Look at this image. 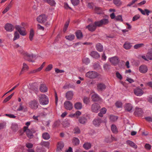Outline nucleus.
I'll return each mask as SVG.
<instances>
[{"mask_svg": "<svg viewBox=\"0 0 152 152\" xmlns=\"http://www.w3.org/2000/svg\"><path fill=\"white\" fill-rule=\"evenodd\" d=\"M39 100L40 104L44 105L48 103V98L44 94L40 95L39 96Z\"/></svg>", "mask_w": 152, "mask_h": 152, "instance_id": "nucleus-1", "label": "nucleus"}, {"mask_svg": "<svg viewBox=\"0 0 152 152\" xmlns=\"http://www.w3.org/2000/svg\"><path fill=\"white\" fill-rule=\"evenodd\" d=\"M99 74L95 71H89L87 72L86 74V77L91 79L95 78L98 77Z\"/></svg>", "mask_w": 152, "mask_h": 152, "instance_id": "nucleus-2", "label": "nucleus"}, {"mask_svg": "<svg viewBox=\"0 0 152 152\" xmlns=\"http://www.w3.org/2000/svg\"><path fill=\"white\" fill-rule=\"evenodd\" d=\"M109 23V20L108 19L104 18L101 20L95 22V23L98 27H100L102 25H105L108 24Z\"/></svg>", "mask_w": 152, "mask_h": 152, "instance_id": "nucleus-3", "label": "nucleus"}, {"mask_svg": "<svg viewBox=\"0 0 152 152\" xmlns=\"http://www.w3.org/2000/svg\"><path fill=\"white\" fill-rule=\"evenodd\" d=\"M37 20L39 23H44L47 20V17L45 14H42L37 18Z\"/></svg>", "mask_w": 152, "mask_h": 152, "instance_id": "nucleus-4", "label": "nucleus"}, {"mask_svg": "<svg viewBox=\"0 0 152 152\" xmlns=\"http://www.w3.org/2000/svg\"><path fill=\"white\" fill-rule=\"evenodd\" d=\"M39 104L37 101L34 100L30 101L29 103V106L31 109H37L38 106Z\"/></svg>", "mask_w": 152, "mask_h": 152, "instance_id": "nucleus-5", "label": "nucleus"}, {"mask_svg": "<svg viewBox=\"0 0 152 152\" xmlns=\"http://www.w3.org/2000/svg\"><path fill=\"white\" fill-rule=\"evenodd\" d=\"M106 87V85L103 83H99L97 84V90L98 92H102L105 90Z\"/></svg>", "mask_w": 152, "mask_h": 152, "instance_id": "nucleus-6", "label": "nucleus"}, {"mask_svg": "<svg viewBox=\"0 0 152 152\" xmlns=\"http://www.w3.org/2000/svg\"><path fill=\"white\" fill-rule=\"evenodd\" d=\"M16 29L20 33V35L23 36H25L26 33V32L24 28L21 27L20 26H16Z\"/></svg>", "mask_w": 152, "mask_h": 152, "instance_id": "nucleus-7", "label": "nucleus"}, {"mask_svg": "<svg viewBox=\"0 0 152 152\" xmlns=\"http://www.w3.org/2000/svg\"><path fill=\"white\" fill-rule=\"evenodd\" d=\"M100 108L99 105L96 103L92 104L91 107V110L93 112L97 113Z\"/></svg>", "mask_w": 152, "mask_h": 152, "instance_id": "nucleus-8", "label": "nucleus"}, {"mask_svg": "<svg viewBox=\"0 0 152 152\" xmlns=\"http://www.w3.org/2000/svg\"><path fill=\"white\" fill-rule=\"evenodd\" d=\"M102 122L101 119L99 118H97L94 119L93 121L94 125L96 127H98L99 126L101 123Z\"/></svg>", "mask_w": 152, "mask_h": 152, "instance_id": "nucleus-9", "label": "nucleus"}, {"mask_svg": "<svg viewBox=\"0 0 152 152\" xmlns=\"http://www.w3.org/2000/svg\"><path fill=\"white\" fill-rule=\"evenodd\" d=\"M64 107L65 108L69 110H70L73 108L72 104L69 101H66L64 103Z\"/></svg>", "mask_w": 152, "mask_h": 152, "instance_id": "nucleus-10", "label": "nucleus"}, {"mask_svg": "<svg viewBox=\"0 0 152 152\" xmlns=\"http://www.w3.org/2000/svg\"><path fill=\"white\" fill-rule=\"evenodd\" d=\"M97 26H98L95 23V22L94 23L90 24L88 25L87 26L86 28H88L89 31H93L96 29Z\"/></svg>", "mask_w": 152, "mask_h": 152, "instance_id": "nucleus-11", "label": "nucleus"}, {"mask_svg": "<svg viewBox=\"0 0 152 152\" xmlns=\"http://www.w3.org/2000/svg\"><path fill=\"white\" fill-rule=\"evenodd\" d=\"M134 93L137 96H140L143 94V91L139 88H137L134 90Z\"/></svg>", "mask_w": 152, "mask_h": 152, "instance_id": "nucleus-12", "label": "nucleus"}, {"mask_svg": "<svg viewBox=\"0 0 152 152\" xmlns=\"http://www.w3.org/2000/svg\"><path fill=\"white\" fill-rule=\"evenodd\" d=\"M148 69L146 66L142 65L140 66L139 67V71L142 73H146L148 71Z\"/></svg>", "mask_w": 152, "mask_h": 152, "instance_id": "nucleus-13", "label": "nucleus"}, {"mask_svg": "<svg viewBox=\"0 0 152 152\" xmlns=\"http://www.w3.org/2000/svg\"><path fill=\"white\" fill-rule=\"evenodd\" d=\"M24 55L25 57V59L28 60V61L33 62L34 61H32V59L33 57L32 54H29L27 52L24 53Z\"/></svg>", "mask_w": 152, "mask_h": 152, "instance_id": "nucleus-14", "label": "nucleus"}, {"mask_svg": "<svg viewBox=\"0 0 152 152\" xmlns=\"http://www.w3.org/2000/svg\"><path fill=\"white\" fill-rule=\"evenodd\" d=\"M92 100L94 102H97L100 101L101 99V98L98 94L96 93H94L92 94L91 97Z\"/></svg>", "mask_w": 152, "mask_h": 152, "instance_id": "nucleus-15", "label": "nucleus"}, {"mask_svg": "<svg viewBox=\"0 0 152 152\" xmlns=\"http://www.w3.org/2000/svg\"><path fill=\"white\" fill-rule=\"evenodd\" d=\"M109 59L110 61L113 64H117L119 62L118 58L116 56H114L109 58Z\"/></svg>", "mask_w": 152, "mask_h": 152, "instance_id": "nucleus-16", "label": "nucleus"}, {"mask_svg": "<svg viewBox=\"0 0 152 152\" xmlns=\"http://www.w3.org/2000/svg\"><path fill=\"white\" fill-rule=\"evenodd\" d=\"M74 95V93L72 91H69L66 94V97L67 99L70 100L72 99Z\"/></svg>", "mask_w": 152, "mask_h": 152, "instance_id": "nucleus-17", "label": "nucleus"}, {"mask_svg": "<svg viewBox=\"0 0 152 152\" xmlns=\"http://www.w3.org/2000/svg\"><path fill=\"white\" fill-rule=\"evenodd\" d=\"M5 28L6 31L10 32L12 31L14 29L13 26L9 23L5 25Z\"/></svg>", "mask_w": 152, "mask_h": 152, "instance_id": "nucleus-18", "label": "nucleus"}, {"mask_svg": "<svg viewBox=\"0 0 152 152\" xmlns=\"http://www.w3.org/2000/svg\"><path fill=\"white\" fill-rule=\"evenodd\" d=\"M135 115L136 116H140L143 114V111L140 108H136L134 112Z\"/></svg>", "mask_w": 152, "mask_h": 152, "instance_id": "nucleus-19", "label": "nucleus"}, {"mask_svg": "<svg viewBox=\"0 0 152 152\" xmlns=\"http://www.w3.org/2000/svg\"><path fill=\"white\" fill-rule=\"evenodd\" d=\"M138 10L143 15H148L149 13H151V12L149 10L147 9H145V10H143L141 8H138Z\"/></svg>", "mask_w": 152, "mask_h": 152, "instance_id": "nucleus-20", "label": "nucleus"}, {"mask_svg": "<svg viewBox=\"0 0 152 152\" xmlns=\"http://www.w3.org/2000/svg\"><path fill=\"white\" fill-rule=\"evenodd\" d=\"M90 55L92 57L95 58H99L100 56L99 53L95 51H92Z\"/></svg>", "mask_w": 152, "mask_h": 152, "instance_id": "nucleus-21", "label": "nucleus"}, {"mask_svg": "<svg viewBox=\"0 0 152 152\" xmlns=\"http://www.w3.org/2000/svg\"><path fill=\"white\" fill-rule=\"evenodd\" d=\"M78 121L81 124H84L87 121V119L84 116H82L79 118Z\"/></svg>", "mask_w": 152, "mask_h": 152, "instance_id": "nucleus-22", "label": "nucleus"}, {"mask_svg": "<svg viewBox=\"0 0 152 152\" xmlns=\"http://www.w3.org/2000/svg\"><path fill=\"white\" fill-rule=\"evenodd\" d=\"M126 143L127 144L129 145L131 147L134 148L136 149L137 148V146L133 142L128 140L126 141Z\"/></svg>", "mask_w": 152, "mask_h": 152, "instance_id": "nucleus-23", "label": "nucleus"}, {"mask_svg": "<svg viewBox=\"0 0 152 152\" xmlns=\"http://www.w3.org/2000/svg\"><path fill=\"white\" fill-rule=\"evenodd\" d=\"M40 90L42 92H45L47 91V88L45 85L41 84L40 86Z\"/></svg>", "mask_w": 152, "mask_h": 152, "instance_id": "nucleus-24", "label": "nucleus"}, {"mask_svg": "<svg viewBox=\"0 0 152 152\" xmlns=\"http://www.w3.org/2000/svg\"><path fill=\"white\" fill-rule=\"evenodd\" d=\"M125 109L128 111H130L132 108V106L130 103H126L125 105Z\"/></svg>", "mask_w": 152, "mask_h": 152, "instance_id": "nucleus-25", "label": "nucleus"}, {"mask_svg": "<svg viewBox=\"0 0 152 152\" xmlns=\"http://www.w3.org/2000/svg\"><path fill=\"white\" fill-rule=\"evenodd\" d=\"M131 43L128 42H126L123 45L124 48L126 50L130 49L132 47Z\"/></svg>", "mask_w": 152, "mask_h": 152, "instance_id": "nucleus-26", "label": "nucleus"}, {"mask_svg": "<svg viewBox=\"0 0 152 152\" xmlns=\"http://www.w3.org/2000/svg\"><path fill=\"white\" fill-rule=\"evenodd\" d=\"M74 107L77 110H80L82 109V104L80 102H76L74 104Z\"/></svg>", "mask_w": 152, "mask_h": 152, "instance_id": "nucleus-27", "label": "nucleus"}, {"mask_svg": "<svg viewBox=\"0 0 152 152\" xmlns=\"http://www.w3.org/2000/svg\"><path fill=\"white\" fill-rule=\"evenodd\" d=\"M11 128L12 130L15 132H16L18 129V125L16 123H12Z\"/></svg>", "mask_w": 152, "mask_h": 152, "instance_id": "nucleus-28", "label": "nucleus"}, {"mask_svg": "<svg viewBox=\"0 0 152 152\" xmlns=\"http://www.w3.org/2000/svg\"><path fill=\"white\" fill-rule=\"evenodd\" d=\"M64 146V144L62 142H58V144L57 151H58L61 150Z\"/></svg>", "mask_w": 152, "mask_h": 152, "instance_id": "nucleus-29", "label": "nucleus"}, {"mask_svg": "<svg viewBox=\"0 0 152 152\" xmlns=\"http://www.w3.org/2000/svg\"><path fill=\"white\" fill-rule=\"evenodd\" d=\"M72 142L74 145L77 146L79 144V140L77 138L74 137L72 140Z\"/></svg>", "mask_w": 152, "mask_h": 152, "instance_id": "nucleus-30", "label": "nucleus"}, {"mask_svg": "<svg viewBox=\"0 0 152 152\" xmlns=\"http://www.w3.org/2000/svg\"><path fill=\"white\" fill-rule=\"evenodd\" d=\"M65 37L66 39L70 41H72L74 39L75 36L74 34H70L66 36Z\"/></svg>", "mask_w": 152, "mask_h": 152, "instance_id": "nucleus-31", "label": "nucleus"}, {"mask_svg": "<svg viewBox=\"0 0 152 152\" xmlns=\"http://www.w3.org/2000/svg\"><path fill=\"white\" fill-rule=\"evenodd\" d=\"M77 39H80L83 37L81 31L79 30L77 31L75 33Z\"/></svg>", "mask_w": 152, "mask_h": 152, "instance_id": "nucleus-32", "label": "nucleus"}, {"mask_svg": "<svg viewBox=\"0 0 152 152\" xmlns=\"http://www.w3.org/2000/svg\"><path fill=\"white\" fill-rule=\"evenodd\" d=\"M96 50L99 52H102L103 50V47L100 43H98L96 45Z\"/></svg>", "mask_w": 152, "mask_h": 152, "instance_id": "nucleus-33", "label": "nucleus"}, {"mask_svg": "<svg viewBox=\"0 0 152 152\" xmlns=\"http://www.w3.org/2000/svg\"><path fill=\"white\" fill-rule=\"evenodd\" d=\"M42 137L45 140H48L49 139L50 137L49 134L47 132L43 133L42 134Z\"/></svg>", "mask_w": 152, "mask_h": 152, "instance_id": "nucleus-34", "label": "nucleus"}, {"mask_svg": "<svg viewBox=\"0 0 152 152\" xmlns=\"http://www.w3.org/2000/svg\"><path fill=\"white\" fill-rule=\"evenodd\" d=\"M91 147V145L90 143L88 142L85 143L83 145V147L86 150H88Z\"/></svg>", "mask_w": 152, "mask_h": 152, "instance_id": "nucleus-35", "label": "nucleus"}, {"mask_svg": "<svg viewBox=\"0 0 152 152\" xmlns=\"http://www.w3.org/2000/svg\"><path fill=\"white\" fill-rule=\"evenodd\" d=\"M26 132L27 136L29 138H31L33 136L32 132L29 129H27L24 132Z\"/></svg>", "mask_w": 152, "mask_h": 152, "instance_id": "nucleus-36", "label": "nucleus"}, {"mask_svg": "<svg viewBox=\"0 0 152 152\" xmlns=\"http://www.w3.org/2000/svg\"><path fill=\"white\" fill-rule=\"evenodd\" d=\"M114 4L117 6H120L122 4V2L121 0H113Z\"/></svg>", "mask_w": 152, "mask_h": 152, "instance_id": "nucleus-37", "label": "nucleus"}, {"mask_svg": "<svg viewBox=\"0 0 152 152\" xmlns=\"http://www.w3.org/2000/svg\"><path fill=\"white\" fill-rule=\"evenodd\" d=\"M34 31L33 29H31L30 31L29 38L30 40H33V38L34 35Z\"/></svg>", "mask_w": 152, "mask_h": 152, "instance_id": "nucleus-38", "label": "nucleus"}, {"mask_svg": "<svg viewBox=\"0 0 152 152\" xmlns=\"http://www.w3.org/2000/svg\"><path fill=\"white\" fill-rule=\"evenodd\" d=\"M115 20L117 21L120 22H123V20L122 18V16L121 15H118L116 16Z\"/></svg>", "mask_w": 152, "mask_h": 152, "instance_id": "nucleus-39", "label": "nucleus"}, {"mask_svg": "<svg viewBox=\"0 0 152 152\" xmlns=\"http://www.w3.org/2000/svg\"><path fill=\"white\" fill-rule=\"evenodd\" d=\"M111 129L112 132L114 133H116L118 132L117 127L114 125H111Z\"/></svg>", "mask_w": 152, "mask_h": 152, "instance_id": "nucleus-40", "label": "nucleus"}, {"mask_svg": "<svg viewBox=\"0 0 152 152\" xmlns=\"http://www.w3.org/2000/svg\"><path fill=\"white\" fill-rule=\"evenodd\" d=\"M40 145L45 147H48L50 145L48 142L42 141L40 143Z\"/></svg>", "mask_w": 152, "mask_h": 152, "instance_id": "nucleus-41", "label": "nucleus"}, {"mask_svg": "<svg viewBox=\"0 0 152 152\" xmlns=\"http://www.w3.org/2000/svg\"><path fill=\"white\" fill-rule=\"evenodd\" d=\"M110 119L111 121H115L118 119V117L117 116L111 115L110 116Z\"/></svg>", "mask_w": 152, "mask_h": 152, "instance_id": "nucleus-42", "label": "nucleus"}, {"mask_svg": "<svg viewBox=\"0 0 152 152\" xmlns=\"http://www.w3.org/2000/svg\"><path fill=\"white\" fill-rule=\"evenodd\" d=\"M69 20H68L66 21L64 25V27L63 28V31L64 32H65L67 28L69 26Z\"/></svg>", "mask_w": 152, "mask_h": 152, "instance_id": "nucleus-43", "label": "nucleus"}, {"mask_svg": "<svg viewBox=\"0 0 152 152\" xmlns=\"http://www.w3.org/2000/svg\"><path fill=\"white\" fill-rule=\"evenodd\" d=\"M144 46V45L143 43L138 44L135 45L134 48L135 49H138Z\"/></svg>", "mask_w": 152, "mask_h": 152, "instance_id": "nucleus-44", "label": "nucleus"}, {"mask_svg": "<svg viewBox=\"0 0 152 152\" xmlns=\"http://www.w3.org/2000/svg\"><path fill=\"white\" fill-rule=\"evenodd\" d=\"M146 57L150 60H152V51H149L146 55Z\"/></svg>", "mask_w": 152, "mask_h": 152, "instance_id": "nucleus-45", "label": "nucleus"}, {"mask_svg": "<svg viewBox=\"0 0 152 152\" xmlns=\"http://www.w3.org/2000/svg\"><path fill=\"white\" fill-rule=\"evenodd\" d=\"M14 37L13 38V40L15 41L19 38L20 35L17 31H15L14 33Z\"/></svg>", "mask_w": 152, "mask_h": 152, "instance_id": "nucleus-46", "label": "nucleus"}, {"mask_svg": "<svg viewBox=\"0 0 152 152\" xmlns=\"http://www.w3.org/2000/svg\"><path fill=\"white\" fill-rule=\"evenodd\" d=\"M74 133L75 134H79L80 133V131L79 128L77 127H75L74 129Z\"/></svg>", "mask_w": 152, "mask_h": 152, "instance_id": "nucleus-47", "label": "nucleus"}, {"mask_svg": "<svg viewBox=\"0 0 152 152\" xmlns=\"http://www.w3.org/2000/svg\"><path fill=\"white\" fill-rule=\"evenodd\" d=\"M94 9L96 12L97 14H100L102 12V10L100 7H96Z\"/></svg>", "mask_w": 152, "mask_h": 152, "instance_id": "nucleus-48", "label": "nucleus"}, {"mask_svg": "<svg viewBox=\"0 0 152 152\" xmlns=\"http://www.w3.org/2000/svg\"><path fill=\"white\" fill-rule=\"evenodd\" d=\"M72 4L73 5L76 6L80 2L79 0H71Z\"/></svg>", "mask_w": 152, "mask_h": 152, "instance_id": "nucleus-49", "label": "nucleus"}, {"mask_svg": "<svg viewBox=\"0 0 152 152\" xmlns=\"http://www.w3.org/2000/svg\"><path fill=\"white\" fill-rule=\"evenodd\" d=\"M83 61L84 63L87 65L90 62V60L88 58H86L83 59Z\"/></svg>", "mask_w": 152, "mask_h": 152, "instance_id": "nucleus-50", "label": "nucleus"}, {"mask_svg": "<svg viewBox=\"0 0 152 152\" xmlns=\"http://www.w3.org/2000/svg\"><path fill=\"white\" fill-rule=\"evenodd\" d=\"M83 102L86 104H88L90 102L89 98L87 97H84L83 99Z\"/></svg>", "mask_w": 152, "mask_h": 152, "instance_id": "nucleus-51", "label": "nucleus"}, {"mask_svg": "<svg viewBox=\"0 0 152 152\" xmlns=\"http://www.w3.org/2000/svg\"><path fill=\"white\" fill-rule=\"evenodd\" d=\"M47 3L52 6H54L56 4L55 1L53 0H48Z\"/></svg>", "mask_w": 152, "mask_h": 152, "instance_id": "nucleus-52", "label": "nucleus"}, {"mask_svg": "<svg viewBox=\"0 0 152 152\" xmlns=\"http://www.w3.org/2000/svg\"><path fill=\"white\" fill-rule=\"evenodd\" d=\"M30 123L29 122H27L25 124L26 125V126H25L23 127V131L25 132V130L28 129V126L30 125Z\"/></svg>", "mask_w": 152, "mask_h": 152, "instance_id": "nucleus-53", "label": "nucleus"}, {"mask_svg": "<svg viewBox=\"0 0 152 152\" xmlns=\"http://www.w3.org/2000/svg\"><path fill=\"white\" fill-rule=\"evenodd\" d=\"M24 108L22 104L21 103L20 104V106L17 109V110L18 111H22L24 110Z\"/></svg>", "mask_w": 152, "mask_h": 152, "instance_id": "nucleus-54", "label": "nucleus"}, {"mask_svg": "<svg viewBox=\"0 0 152 152\" xmlns=\"http://www.w3.org/2000/svg\"><path fill=\"white\" fill-rule=\"evenodd\" d=\"M53 68V65L51 64L49 65L45 69V71H48L50 70Z\"/></svg>", "mask_w": 152, "mask_h": 152, "instance_id": "nucleus-55", "label": "nucleus"}, {"mask_svg": "<svg viewBox=\"0 0 152 152\" xmlns=\"http://www.w3.org/2000/svg\"><path fill=\"white\" fill-rule=\"evenodd\" d=\"M28 68V66L25 63H24L23 64V66L22 68V70H24V71L26 70H27Z\"/></svg>", "mask_w": 152, "mask_h": 152, "instance_id": "nucleus-56", "label": "nucleus"}, {"mask_svg": "<svg viewBox=\"0 0 152 152\" xmlns=\"http://www.w3.org/2000/svg\"><path fill=\"white\" fill-rule=\"evenodd\" d=\"M140 18V16L139 15H135L132 18V21H135L139 19Z\"/></svg>", "mask_w": 152, "mask_h": 152, "instance_id": "nucleus-57", "label": "nucleus"}, {"mask_svg": "<svg viewBox=\"0 0 152 152\" xmlns=\"http://www.w3.org/2000/svg\"><path fill=\"white\" fill-rule=\"evenodd\" d=\"M145 148L148 150H150L151 148V145L149 144L146 143L145 145Z\"/></svg>", "mask_w": 152, "mask_h": 152, "instance_id": "nucleus-58", "label": "nucleus"}, {"mask_svg": "<svg viewBox=\"0 0 152 152\" xmlns=\"http://www.w3.org/2000/svg\"><path fill=\"white\" fill-rule=\"evenodd\" d=\"M103 68L104 70H107L109 69L110 66L109 64H104Z\"/></svg>", "mask_w": 152, "mask_h": 152, "instance_id": "nucleus-59", "label": "nucleus"}, {"mask_svg": "<svg viewBox=\"0 0 152 152\" xmlns=\"http://www.w3.org/2000/svg\"><path fill=\"white\" fill-rule=\"evenodd\" d=\"M59 126V123L58 121H56L54 123L53 125V128H55L58 127Z\"/></svg>", "mask_w": 152, "mask_h": 152, "instance_id": "nucleus-60", "label": "nucleus"}, {"mask_svg": "<svg viewBox=\"0 0 152 152\" xmlns=\"http://www.w3.org/2000/svg\"><path fill=\"white\" fill-rule=\"evenodd\" d=\"M122 103L120 102H117L115 103L116 106L120 108L122 107Z\"/></svg>", "mask_w": 152, "mask_h": 152, "instance_id": "nucleus-61", "label": "nucleus"}, {"mask_svg": "<svg viewBox=\"0 0 152 152\" xmlns=\"http://www.w3.org/2000/svg\"><path fill=\"white\" fill-rule=\"evenodd\" d=\"M145 119L148 122H152V117H146L145 118Z\"/></svg>", "mask_w": 152, "mask_h": 152, "instance_id": "nucleus-62", "label": "nucleus"}, {"mask_svg": "<svg viewBox=\"0 0 152 152\" xmlns=\"http://www.w3.org/2000/svg\"><path fill=\"white\" fill-rule=\"evenodd\" d=\"M75 114L76 116V118H78V117L81 115V113L79 111H77L75 113Z\"/></svg>", "mask_w": 152, "mask_h": 152, "instance_id": "nucleus-63", "label": "nucleus"}, {"mask_svg": "<svg viewBox=\"0 0 152 152\" xmlns=\"http://www.w3.org/2000/svg\"><path fill=\"white\" fill-rule=\"evenodd\" d=\"M116 75L117 77L120 80H121L122 78V77L121 75L118 72H116Z\"/></svg>", "mask_w": 152, "mask_h": 152, "instance_id": "nucleus-64", "label": "nucleus"}]
</instances>
